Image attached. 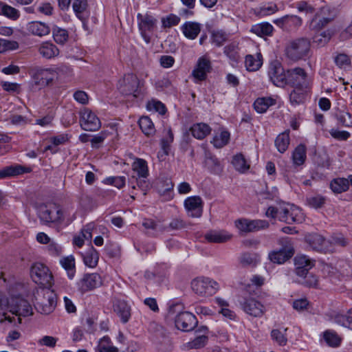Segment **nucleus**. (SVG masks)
Here are the masks:
<instances>
[{
	"mask_svg": "<svg viewBox=\"0 0 352 352\" xmlns=\"http://www.w3.org/2000/svg\"><path fill=\"white\" fill-rule=\"evenodd\" d=\"M142 86L143 82L133 74H125L118 82L120 92L131 100L143 98Z\"/></svg>",
	"mask_w": 352,
	"mask_h": 352,
	"instance_id": "f257e3e1",
	"label": "nucleus"
},
{
	"mask_svg": "<svg viewBox=\"0 0 352 352\" xmlns=\"http://www.w3.org/2000/svg\"><path fill=\"white\" fill-rule=\"evenodd\" d=\"M34 307L42 314H50L56 305V294L49 289H42L35 296Z\"/></svg>",
	"mask_w": 352,
	"mask_h": 352,
	"instance_id": "f03ea898",
	"label": "nucleus"
},
{
	"mask_svg": "<svg viewBox=\"0 0 352 352\" xmlns=\"http://www.w3.org/2000/svg\"><path fill=\"white\" fill-rule=\"evenodd\" d=\"M191 288L199 296L208 297L217 293L219 289V283L214 280L205 276H199L191 281Z\"/></svg>",
	"mask_w": 352,
	"mask_h": 352,
	"instance_id": "7ed1b4c3",
	"label": "nucleus"
},
{
	"mask_svg": "<svg viewBox=\"0 0 352 352\" xmlns=\"http://www.w3.org/2000/svg\"><path fill=\"white\" fill-rule=\"evenodd\" d=\"M310 41L305 38L290 42L285 49V54L290 60L296 61L307 56L310 50Z\"/></svg>",
	"mask_w": 352,
	"mask_h": 352,
	"instance_id": "20e7f679",
	"label": "nucleus"
},
{
	"mask_svg": "<svg viewBox=\"0 0 352 352\" xmlns=\"http://www.w3.org/2000/svg\"><path fill=\"white\" fill-rule=\"evenodd\" d=\"M30 276L34 282L45 287L53 283V276L49 268L42 263L36 262L32 265Z\"/></svg>",
	"mask_w": 352,
	"mask_h": 352,
	"instance_id": "39448f33",
	"label": "nucleus"
},
{
	"mask_svg": "<svg viewBox=\"0 0 352 352\" xmlns=\"http://www.w3.org/2000/svg\"><path fill=\"white\" fill-rule=\"evenodd\" d=\"M304 220L305 215L298 206L289 204H284L279 206V221L286 223H299Z\"/></svg>",
	"mask_w": 352,
	"mask_h": 352,
	"instance_id": "423d86ee",
	"label": "nucleus"
},
{
	"mask_svg": "<svg viewBox=\"0 0 352 352\" xmlns=\"http://www.w3.org/2000/svg\"><path fill=\"white\" fill-rule=\"evenodd\" d=\"M8 313L12 316H18L17 322L15 321L14 324H19L21 322V316L25 317L32 314V308L27 300L20 297H12L10 300Z\"/></svg>",
	"mask_w": 352,
	"mask_h": 352,
	"instance_id": "0eeeda50",
	"label": "nucleus"
},
{
	"mask_svg": "<svg viewBox=\"0 0 352 352\" xmlns=\"http://www.w3.org/2000/svg\"><path fill=\"white\" fill-rule=\"evenodd\" d=\"M138 28L141 36L146 43H149L153 32L156 28L157 19L150 14H138Z\"/></svg>",
	"mask_w": 352,
	"mask_h": 352,
	"instance_id": "6e6552de",
	"label": "nucleus"
},
{
	"mask_svg": "<svg viewBox=\"0 0 352 352\" xmlns=\"http://www.w3.org/2000/svg\"><path fill=\"white\" fill-rule=\"evenodd\" d=\"M268 76L275 86L283 88L287 85V70H285L279 61L274 60L270 63Z\"/></svg>",
	"mask_w": 352,
	"mask_h": 352,
	"instance_id": "1a4fd4ad",
	"label": "nucleus"
},
{
	"mask_svg": "<svg viewBox=\"0 0 352 352\" xmlns=\"http://www.w3.org/2000/svg\"><path fill=\"white\" fill-rule=\"evenodd\" d=\"M240 305L245 313L254 318L263 317L267 311L266 307L253 297L243 298Z\"/></svg>",
	"mask_w": 352,
	"mask_h": 352,
	"instance_id": "9d476101",
	"label": "nucleus"
},
{
	"mask_svg": "<svg viewBox=\"0 0 352 352\" xmlns=\"http://www.w3.org/2000/svg\"><path fill=\"white\" fill-rule=\"evenodd\" d=\"M60 207L56 204L41 206L38 210V217L45 223L61 224Z\"/></svg>",
	"mask_w": 352,
	"mask_h": 352,
	"instance_id": "9b49d317",
	"label": "nucleus"
},
{
	"mask_svg": "<svg viewBox=\"0 0 352 352\" xmlns=\"http://www.w3.org/2000/svg\"><path fill=\"white\" fill-rule=\"evenodd\" d=\"M57 72L55 68H35L32 71V77L35 85L45 87L51 84L56 77Z\"/></svg>",
	"mask_w": 352,
	"mask_h": 352,
	"instance_id": "f8f14e48",
	"label": "nucleus"
},
{
	"mask_svg": "<svg viewBox=\"0 0 352 352\" xmlns=\"http://www.w3.org/2000/svg\"><path fill=\"white\" fill-rule=\"evenodd\" d=\"M287 85L292 87L311 85L310 80L306 72L300 67H295L287 70Z\"/></svg>",
	"mask_w": 352,
	"mask_h": 352,
	"instance_id": "ddd939ff",
	"label": "nucleus"
},
{
	"mask_svg": "<svg viewBox=\"0 0 352 352\" xmlns=\"http://www.w3.org/2000/svg\"><path fill=\"white\" fill-rule=\"evenodd\" d=\"M101 285V276L97 273H91L84 274L76 283V287L79 292L85 294L100 287Z\"/></svg>",
	"mask_w": 352,
	"mask_h": 352,
	"instance_id": "4468645a",
	"label": "nucleus"
},
{
	"mask_svg": "<svg viewBox=\"0 0 352 352\" xmlns=\"http://www.w3.org/2000/svg\"><path fill=\"white\" fill-rule=\"evenodd\" d=\"M80 123L83 130L89 131H96L101 126L98 116L89 109H84L81 111Z\"/></svg>",
	"mask_w": 352,
	"mask_h": 352,
	"instance_id": "2eb2a0df",
	"label": "nucleus"
},
{
	"mask_svg": "<svg viewBox=\"0 0 352 352\" xmlns=\"http://www.w3.org/2000/svg\"><path fill=\"white\" fill-rule=\"evenodd\" d=\"M176 327L184 331H190L192 330L197 324V320L195 315L188 311L179 312L175 318Z\"/></svg>",
	"mask_w": 352,
	"mask_h": 352,
	"instance_id": "dca6fc26",
	"label": "nucleus"
},
{
	"mask_svg": "<svg viewBox=\"0 0 352 352\" xmlns=\"http://www.w3.org/2000/svg\"><path fill=\"white\" fill-rule=\"evenodd\" d=\"M280 242L281 243L285 242L287 244H289V245H287L286 248H283L278 251H272L268 255L269 259L272 262L277 264L284 263L286 261L292 258L294 254V250L289 243V238L282 239Z\"/></svg>",
	"mask_w": 352,
	"mask_h": 352,
	"instance_id": "f3484780",
	"label": "nucleus"
},
{
	"mask_svg": "<svg viewBox=\"0 0 352 352\" xmlns=\"http://www.w3.org/2000/svg\"><path fill=\"white\" fill-rule=\"evenodd\" d=\"M203 201L199 196H192L184 201V207L188 215L192 218H199L203 212Z\"/></svg>",
	"mask_w": 352,
	"mask_h": 352,
	"instance_id": "a211bd4d",
	"label": "nucleus"
},
{
	"mask_svg": "<svg viewBox=\"0 0 352 352\" xmlns=\"http://www.w3.org/2000/svg\"><path fill=\"white\" fill-rule=\"evenodd\" d=\"M131 169L134 173L132 178L136 179L138 186L139 179L140 180V182H144L145 179H146L149 175L148 164L144 159L135 157L131 164Z\"/></svg>",
	"mask_w": 352,
	"mask_h": 352,
	"instance_id": "6ab92c4d",
	"label": "nucleus"
},
{
	"mask_svg": "<svg viewBox=\"0 0 352 352\" xmlns=\"http://www.w3.org/2000/svg\"><path fill=\"white\" fill-rule=\"evenodd\" d=\"M315 260H313L304 254L297 255L294 258L296 274L298 276H304L314 267Z\"/></svg>",
	"mask_w": 352,
	"mask_h": 352,
	"instance_id": "aec40b11",
	"label": "nucleus"
},
{
	"mask_svg": "<svg viewBox=\"0 0 352 352\" xmlns=\"http://www.w3.org/2000/svg\"><path fill=\"white\" fill-rule=\"evenodd\" d=\"M210 69L211 64L210 60L206 56L200 57L198 59L195 68L192 71V76L198 81L204 80Z\"/></svg>",
	"mask_w": 352,
	"mask_h": 352,
	"instance_id": "412c9836",
	"label": "nucleus"
},
{
	"mask_svg": "<svg viewBox=\"0 0 352 352\" xmlns=\"http://www.w3.org/2000/svg\"><path fill=\"white\" fill-rule=\"evenodd\" d=\"M38 54L45 59H53L58 56L59 49L51 41H43L37 46Z\"/></svg>",
	"mask_w": 352,
	"mask_h": 352,
	"instance_id": "4be33fe9",
	"label": "nucleus"
},
{
	"mask_svg": "<svg viewBox=\"0 0 352 352\" xmlns=\"http://www.w3.org/2000/svg\"><path fill=\"white\" fill-rule=\"evenodd\" d=\"M305 240L310 248L318 252H325L327 250V241L324 238L318 234H310L306 236Z\"/></svg>",
	"mask_w": 352,
	"mask_h": 352,
	"instance_id": "5701e85b",
	"label": "nucleus"
},
{
	"mask_svg": "<svg viewBox=\"0 0 352 352\" xmlns=\"http://www.w3.org/2000/svg\"><path fill=\"white\" fill-rule=\"evenodd\" d=\"M311 85L305 86V87H296L289 94V100L292 104H300L303 103L309 91Z\"/></svg>",
	"mask_w": 352,
	"mask_h": 352,
	"instance_id": "b1692460",
	"label": "nucleus"
},
{
	"mask_svg": "<svg viewBox=\"0 0 352 352\" xmlns=\"http://www.w3.org/2000/svg\"><path fill=\"white\" fill-rule=\"evenodd\" d=\"M180 28L182 33L187 38L194 40L200 33L201 25L195 21H187L185 22Z\"/></svg>",
	"mask_w": 352,
	"mask_h": 352,
	"instance_id": "393cba45",
	"label": "nucleus"
},
{
	"mask_svg": "<svg viewBox=\"0 0 352 352\" xmlns=\"http://www.w3.org/2000/svg\"><path fill=\"white\" fill-rule=\"evenodd\" d=\"M28 31L32 35L43 37L50 33V28L48 25L41 21H32L28 24Z\"/></svg>",
	"mask_w": 352,
	"mask_h": 352,
	"instance_id": "a878e982",
	"label": "nucleus"
},
{
	"mask_svg": "<svg viewBox=\"0 0 352 352\" xmlns=\"http://www.w3.org/2000/svg\"><path fill=\"white\" fill-rule=\"evenodd\" d=\"M114 311L120 317L122 323H126L131 316V307L124 300H118L113 306Z\"/></svg>",
	"mask_w": 352,
	"mask_h": 352,
	"instance_id": "bb28decb",
	"label": "nucleus"
},
{
	"mask_svg": "<svg viewBox=\"0 0 352 352\" xmlns=\"http://www.w3.org/2000/svg\"><path fill=\"white\" fill-rule=\"evenodd\" d=\"M10 300L3 294L0 292V323L8 321L15 323V316H11L8 313Z\"/></svg>",
	"mask_w": 352,
	"mask_h": 352,
	"instance_id": "cd10ccee",
	"label": "nucleus"
},
{
	"mask_svg": "<svg viewBox=\"0 0 352 352\" xmlns=\"http://www.w3.org/2000/svg\"><path fill=\"white\" fill-rule=\"evenodd\" d=\"M232 235L224 230H210L205 234V239L210 243H223L230 240Z\"/></svg>",
	"mask_w": 352,
	"mask_h": 352,
	"instance_id": "c85d7f7f",
	"label": "nucleus"
},
{
	"mask_svg": "<svg viewBox=\"0 0 352 352\" xmlns=\"http://www.w3.org/2000/svg\"><path fill=\"white\" fill-rule=\"evenodd\" d=\"M274 30V27L270 23L262 22L252 25L250 31L260 37H264L272 36Z\"/></svg>",
	"mask_w": 352,
	"mask_h": 352,
	"instance_id": "c756f323",
	"label": "nucleus"
},
{
	"mask_svg": "<svg viewBox=\"0 0 352 352\" xmlns=\"http://www.w3.org/2000/svg\"><path fill=\"white\" fill-rule=\"evenodd\" d=\"M84 263L89 267L94 268L98 265L99 254L94 247H90L82 254Z\"/></svg>",
	"mask_w": 352,
	"mask_h": 352,
	"instance_id": "7c9ffc66",
	"label": "nucleus"
},
{
	"mask_svg": "<svg viewBox=\"0 0 352 352\" xmlns=\"http://www.w3.org/2000/svg\"><path fill=\"white\" fill-rule=\"evenodd\" d=\"M190 131L193 137L202 140L210 133L211 128L205 123H197L192 126Z\"/></svg>",
	"mask_w": 352,
	"mask_h": 352,
	"instance_id": "2f4dec72",
	"label": "nucleus"
},
{
	"mask_svg": "<svg viewBox=\"0 0 352 352\" xmlns=\"http://www.w3.org/2000/svg\"><path fill=\"white\" fill-rule=\"evenodd\" d=\"M276 100L272 97L257 98L254 102V108L259 113H265L270 107L275 104Z\"/></svg>",
	"mask_w": 352,
	"mask_h": 352,
	"instance_id": "473e14b6",
	"label": "nucleus"
},
{
	"mask_svg": "<svg viewBox=\"0 0 352 352\" xmlns=\"http://www.w3.org/2000/svg\"><path fill=\"white\" fill-rule=\"evenodd\" d=\"M197 331L202 332L203 334L197 336L194 340L189 342V344L191 348L200 349L204 347L208 342V327L202 326L198 329Z\"/></svg>",
	"mask_w": 352,
	"mask_h": 352,
	"instance_id": "72a5a7b5",
	"label": "nucleus"
},
{
	"mask_svg": "<svg viewBox=\"0 0 352 352\" xmlns=\"http://www.w3.org/2000/svg\"><path fill=\"white\" fill-rule=\"evenodd\" d=\"M289 142V131L286 130L276 137L275 140V146L280 153H283L287 149Z\"/></svg>",
	"mask_w": 352,
	"mask_h": 352,
	"instance_id": "f704fd0d",
	"label": "nucleus"
},
{
	"mask_svg": "<svg viewBox=\"0 0 352 352\" xmlns=\"http://www.w3.org/2000/svg\"><path fill=\"white\" fill-rule=\"evenodd\" d=\"M262 64V56L261 54H257L256 56L250 54L245 56V65L250 72L257 71Z\"/></svg>",
	"mask_w": 352,
	"mask_h": 352,
	"instance_id": "c9c22d12",
	"label": "nucleus"
},
{
	"mask_svg": "<svg viewBox=\"0 0 352 352\" xmlns=\"http://www.w3.org/2000/svg\"><path fill=\"white\" fill-rule=\"evenodd\" d=\"M61 266L66 270L67 276L72 279L76 273L75 259L72 255L62 258L60 260Z\"/></svg>",
	"mask_w": 352,
	"mask_h": 352,
	"instance_id": "e433bc0d",
	"label": "nucleus"
},
{
	"mask_svg": "<svg viewBox=\"0 0 352 352\" xmlns=\"http://www.w3.org/2000/svg\"><path fill=\"white\" fill-rule=\"evenodd\" d=\"M307 149L304 144L298 145L292 153V161L294 165L300 166L307 158Z\"/></svg>",
	"mask_w": 352,
	"mask_h": 352,
	"instance_id": "4c0bfd02",
	"label": "nucleus"
},
{
	"mask_svg": "<svg viewBox=\"0 0 352 352\" xmlns=\"http://www.w3.org/2000/svg\"><path fill=\"white\" fill-rule=\"evenodd\" d=\"M234 168L239 173H244L250 168V164L241 153L235 155L232 160Z\"/></svg>",
	"mask_w": 352,
	"mask_h": 352,
	"instance_id": "58836bf2",
	"label": "nucleus"
},
{
	"mask_svg": "<svg viewBox=\"0 0 352 352\" xmlns=\"http://www.w3.org/2000/svg\"><path fill=\"white\" fill-rule=\"evenodd\" d=\"M230 139V133L226 130H222L213 137L211 143L215 148H221L228 144Z\"/></svg>",
	"mask_w": 352,
	"mask_h": 352,
	"instance_id": "ea45409f",
	"label": "nucleus"
},
{
	"mask_svg": "<svg viewBox=\"0 0 352 352\" xmlns=\"http://www.w3.org/2000/svg\"><path fill=\"white\" fill-rule=\"evenodd\" d=\"M323 338L327 344L331 347H338L342 342V338L332 330H327L323 333Z\"/></svg>",
	"mask_w": 352,
	"mask_h": 352,
	"instance_id": "a19ab883",
	"label": "nucleus"
},
{
	"mask_svg": "<svg viewBox=\"0 0 352 352\" xmlns=\"http://www.w3.org/2000/svg\"><path fill=\"white\" fill-rule=\"evenodd\" d=\"M139 125L142 131L146 136H152L155 133L154 124L148 116H142L139 120Z\"/></svg>",
	"mask_w": 352,
	"mask_h": 352,
	"instance_id": "79ce46f5",
	"label": "nucleus"
},
{
	"mask_svg": "<svg viewBox=\"0 0 352 352\" xmlns=\"http://www.w3.org/2000/svg\"><path fill=\"white\" fill-rule=\"evenodd\" d=\"M25 172V168L20 165L7 166L0 170V179L16 176Z\"/></svg>",
	"mask_w": 352,
	"mask_h": 352,
	"instance_id": "37998d69",
	"label": "nucleus"
},
{
	"mask_svg": "<svg viewBox=\"0 0 352 352\" xmlns=\"http://www.w3.org/2000/svg\"><path fill=\"white\" fill-rule=\"evenodd\" d=\"M331 190L336 193L345 192L349 188V180L346 178H336L330 184Z\"/></svg>",
	"mask_w": 352,
	"mask_h": 352,
	"instance_id": "c03bdc74",
	"label": "nucleus"
},
{
	"mask_svg": "<svg viewBox=\"0 0 352 352\" xmlns=\"http://www.w3.org/2000/svg\"><path fill=\"white\" fill-rule=\"evenodd\" d=\"M54 40L58 44L63 45L68 40V33L66 30L55 27L52 29Z\"/></svg>",
	"mask_w": 352,
	"mask_h": 352,
	"instance_id": "a18cd8bd",
	"label": "nucleus"
},
{
	"mask_svg": "<svg viewBox=\"0 0 352 352\" xmlns=\"http://www.w3.org/2000/svg\"><path fill=\"white\" fill-rule=\"evenodd\" d=\"M331 19L327 17H320L318 14H316L314 18L311 19L309 25V28L311 30H319L326 26L329 22Z\"/></svg>",
	"mask_w": 352,
	"mask_h": 352,
	"instance_id": "49530a36",
	"label": "nucleus"
},
{
	"mask_svg": "<svg viewBox=\"0 0 352 352\" xmlns=\"http://www.w3.org/2000/svg\"><path fill=\"white\" fill-rule=\"evenodd\" d=\"M0 14L14 20L19 17V12L16 9L8 5H6L1 1Z\"/></svg>",
	"mask_w": 352,
	"mask_h": 352,
	"instance_id": "de8ad7c7",
	"label": "nucleus"
},
{
	"mask_svg": "<svg viewBox=\"0 0 352 352\" xmlns=\"http://www.w3.org/2000/svg\"><path fill=\"white\" fill-rule=\"evenodd\" d=\"M162 27L164 29L170 28L177 25L180 22V17L174 14H170L161 19Z\"/></svg>",
	"mask_w": 352,
	"mask_h": 352,
	"instance_id": "09e8293b",
	"label": "nucleus"
},
{
	"mask_svg": "<svg viewBox=\"0 0 352 352\" xmlns=\"http://www.w3.org/2000/svg\"><path fill=\"white\" fill-rule=\"evenodd\" d=\"M278 10L276 4L274 3H269L262 7H260L256 11V15L264 17L272 14L276 13Z\"/></svg>",
	"mask_w": 352,
	"mask_h": 352,
	"instance_id": "8fccbe9b",
	"label": "nucleus"
},
{
	"mask_svg": "<svg viewBox=\"0 0 352 352\" xmlns=\"http://www.w3.org/2000/svg\"><path fill=\"white\" fill-rule=\"evenodd\" d=\"M331 34L329 31L316 33L312 38L313 42L319 47L326 45L330 40Z\"/></svg>",
	"mask_w": 352,
	"mask_h": 352,
	"instance_id": "3c124183",
	"label": "nucleus"
},
{
	"mask_svg": "<svg viewBox=\"0 0 352 352\" xmlns=\"http://www.w3.org/2000/svg\"><path fill=\"white\" fill-rule=\"evenodd\" d=\"M326 202V199L321 195H314L306 199L307 204L313 208L318 209L322 208Z\"/></svg>",
	"mask_w": 352,
	"mask_h": 352,
	"instance_id": "603ef678",
	"label": "nucleus"
},
{
	"mask_svg": "<svg viewBox=\"0 0 352 352\" xmlns=\"http://www.w3.org/2000/svg\"><path fill=\"white\" fill-rule=\"evenodd\" d=\"M211 41L217 47H220L228 39V35L221 30L212 31L211 33Z\"/></svg>",
	"mask_w": 352,
	"mask_h": 352,
	"instance_id": "864d4df0",
	"label": "nucleus"
},
{
	"mask_svg": "<svg viewBox=\"0 0 352 352\" xmlns=\"http://www.w3.org/2000/svg\"><path fill=\"white\" fill-rule=\"evenodd\" d=\"M143 227L148 230H153L155 232H163L165 227L151 219H145L142 222Z\"/></svg>",
	"mask_w": 352,
	"mask_h": 352,
	"instance_id": "5fc2aeb1",
	"label": "nucleus"
},
{
	"mask_svg": "<svg viewBox=\"0 0 352 352\" xmlns=\"http://www.w3.org/2000/svg\"><path fill=\"white\" fill-rule=\"evenodd\" d=\"M87 7V0H74L73 3V9L76 15L80 20L83 19L82 14Z\"/></svg>",
	"mask_w": 352,
	"mask_h": 352,
	"instance_id": "6e6d98bb",
	"label": "nucleus"
},
{
	"mask_svg": "<svg viewBox=\"0 0 352 352\" xmlns=\"http://www.w3.org/2000/svg\"><path fill=\"white\" fill-rule=\"evenodd\" d=\"M146 108L148 111L158 112L162 115L165 114L166 111L165 105L162 102L156 100H151V101H148L146 104Z\"/></svg>",
	"mask_w": 352,
	"mask_h": 352,
	"instance_id": "4d7b16f0",
	"label": "nucleus"
},
{
	"mask_svg": "<svg viewBox=\"0 0 352 352\" xmlns=\"http://www.w3.org/2000/svg\"><path fill=\"white\" fill-rule=\"evenodd\" d=\"M61 223L65 224L71 223L76 218V213L72 208H60Z\"/></svg>",
	"mask_w": 352,
	"mask_h": 352,
	"instance_id": "13d9d810",
	"label": "nucleus"
},
{
	"mask_svg": "<svg viewBox=\"0 0 352 352\" xmlns=\"http://www.w3.org/2000/svg\"><path fill=\"white\" fill-rule=\"evenodd\" d=\"M19 48V43L15 41L0 38V53L15 50Z\"/></svg>",
	"mask_w": 352,
	"mask_h": 352,
	"instance_id": "bf43d9fd",
	"label": "nucleus"
},
{
	"mask_svg": "<svg viewBox=\"0 0 352 352\" xmlns=\"http://www.w3.org/2000/svg\"><path fill=\"white\" fill-rule=\"evenodd\" d=\"M103 182L106 184L112 185L118 189H120L125 186L126 178L124 176L109 177L106 178Z\"/></svg>",
	"mask_w": 352,
	"mask_h": 352,
	"instance_id": "052dcab7",
	"label": "nucleus"
},
{
	"mask_svg": "<svg viewBox=\"0 0 352 352\" xmlns=\"http://www.w3.org/2000/svg\"><path fill=\"white\" fill-rule=\"evenodd\" d=\"M338 122L343 126H352V115L346 111H340L336 115Z\"/></svg>",
	"mask_w": 352,
	"mask_h": 352,
	"instance_id": "680f3d73",
	"label": "nucleus"
},
{
	"mask_svg": "<svg viewBox=\"0 0 352 352\" xmlns=\"http://www.w3.org/2000/svg\"><path fill=\"white\" fill-rule=\"evenodd\" d=\"M335 322L343 327L352 329V316L343 314H338L335 317Z\"/></svg>",
	"mask_w": 352,
	"mask_h": 352,
	"instance_id": "e2e57ef3",
	"label": "nucleus"
},
{
	"mask_svg": "<svg viewBox=\"0 0 352 352\" xmlns=\"http://www.w3.org/2000/svg\"><path fill=\"white\" fill-rule=\"evenodd\" d=\"M250 232H257L261 230L267 228L269 223L265 220L254 219L250 220Z\"/></svg>",
	"mask_w": 352,
	"mask_h": 352,
	"instance_id": "0e129e2a",
	"label": "nucleus"
},
{
	"mask_svg": "<svg viewBox=\"0 0 352 352\" xmlns=\"http://www.w3.org/2000/svg\"><path fill=\"white\" fill-rule=\"evenodd\" d=\"M69 136L67 133L58 134L57 135L50 138V142L56 147L65 144L69 142Z\"/></svg>",
	"mask_w": 352,
	"mask_h": 352,
	"instance_id": "69168bd1",
	"label": "nucleus"
},
{
	"mask_svg": "<svg viewBox=\"0 0 352 352\" xmlns=\"http://www.w3.org/2000/svg\"><path fill=\"white\" fill-rule=\"evenodd\" d=\"M287 28H298L302 23V19L296 15H286Z\"/></svg>",
	"mask_w": 352,
	"mask_h": 352,
	"instance_id": "338daca9",
	"label": "nucleus"
},
{
	"mask_svg": "<svg viewBox=\"0 0 352 352\" xmlns=\"http://www.w3.org/2000/svg\"><path fill=\"white\" fill-rule=\"evenodd\" d=\"M272 338L279 345L284 346L287 343V338L284 334L278 329H274L271 332Z\"/></svg>",
	"mask_w": 352,
	"mask_h": 352,
	"instance_id": "774afa93",
	"label": "nucleus"
}]
</instances>
